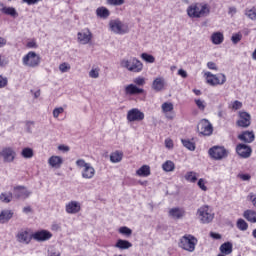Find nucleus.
Returning a JSON list of instances; mask_svg holds the SVG:
<instances>
[{
  "mask_svg": "<svg viewBox=\"0 0 256 256\" xmlns=\"http://www.w3.org/2000/svg\"><path fill=\"white\" fill-rule=\"evenodd\" d=\"M169 217H172V219H183L185 217V209L179 207L171 208L169 210Z\"/></svg>",
  "mask_w": 256,
  "mask_h": 256,
  "instance_id": "obj_21",
  "label": "nucleus"
},
{
  "mask_svg": "<svg viewBox=\"0 0 256 256\" xmlns=\"http://www.w3.org/2000/svg\"><path fill=\"white\" fill-rule=\"evenodd\" d=\"M195 104L200 111H205V108L207 107L205 100L195 99Z\"/></svg>",
  "mask_w": 256,
  "mask_h": 256,
  "instance_id": "obj_46",
  "label": "nucleus"
},
{
  "mask_svg": "<svg viewBox=\"0 0 256 256\" xmlns=\"http://www.w3.org/2000/svg\"><path fill=\"white\" fill-rule=\"evenodd\" d=\"M220 255H231L233 253V244L231 242H225L220 246Z\"/></svg>",
  "mask_w": 256,
  "mask_h": 256,
  "instance_id": "obj_26",
  "label": "nucleus"
},
{
  "mask_svg": "<svg viewBox=\"0 0 256 256\" xmlns=\"http://www.w3.org/2000/svg\"><path fill=\"white\" fill-rule=\"evenodd\" d=\"M13 217V211L11 210H3L0 213V223H6V221H9Z\"/></svg>",
  "mask_w": 256,
  "mask_h": 256,
  "instance_id": "obj_31",
  "label": "nucleus"
},
{
  "mask_svg": "<svg viewBox=\"0 0 256 256\" xmlns=\"http://www.w3.org/2000/svg\"><path fill=\"white\" fill-rule=\"evenodd\" d=\"M197 243L199 240L191 234H185L179 240V247L184 251H188V253H193L195 251V247H197Z\"/></svg>",
  "mask_w": 256,
  "mask_h": 256,
  "instance_id": "obj_3",
  "label": "nucleus"
},
{
  "mask_svg": "<svg viewBox=\"0 0 256 256\" xmlns=\"http://www.w3.org/2000/svg\"><path fill=\"white\" fill-rule=\"evenodd\" d=\"M0 155L5 163H13L15 157H17V152L11 147L3 148Z\"/></svg>",
  "mask_w": 256,
  "mask_h": 256,
  "instance_id": "obj_12",
  "label": "nucleus"
},
{
  "mask_svg": "<svg viewBox=\"0 0 256 256\" xmlns=\"http://www.w3.org/2000/svg\"><path fill=\"white\" fill-rule=\"evenodd\" d=\"M114 247H116V249H119L120 251H125L127 249H131V247H133V244L128 240L118 239Z\"/></svg>",
  "mask_w": 256,
  "mask_h": 256,
  "instance_id": "obj_24",
  "label": "nucleus"
},
{
  "mask_svg": "<svg viewBox=\"0 0 256 256\" xmlns=\"http://www.w3.org/2000/svg\"><path fill=\"white\" fill-rule=\"evenodd\" d=\"M107 5H112L113 7H120V5L125 4V0H106Z\"/></svg>",
  "mask_w": 256,
  "mask_h": 256,
  "instance_id": "obj_44",
  "label": "nucleus"
},
{
  "mask_svg": "<svg viewBox=\"0 0 256 256\" xmlns=\"http://www.w3.org/2000/svg\"><path fill=\"white\" fill-rule=\"evenodd\" d=\"M120 67L131 73H141L143 71V63L135 57L123 58L120 61Z\"/></svg>",
  "mask_w": 256,
  "mask_h": 256,
  "instance_id": "obj_2",
  "label": "nucleus"
},
{
  "mask_svg": "<svg viewBox=\"0 0 256 256\" xmlns=\"http://www.w3.org/2000/svg\"><path fill=\"white\" fill-rule=\"evenodd\" d=\"M161 109H162V113H165V115H167V113H171V111H173L174 109L173 103L164 102L161 106Z\"/></svg>",
  "mask_w": 256,
  "mask_h": 256,
  "instance_id": "obj_36",
  "label": "nucleus"
},
{
  "mask_svg": "<svg viewBox=\"0 0 256 256\" xmlns=\"http://www.w3.org/2000/svg\"><path fill=\"white\" fill-rule=\"evenodd\" d=\"M23 3H26L27 5H37V3L43 1V0H22Z\"/></svg>",
  "mask_w": 256,
  "mask_h": 256,
  "instance_id": "obj_56",
  "label": "nucleus"
},
{
  "mask_svg": "<svg viewBox=\"0 0 256 256\" xmlns=\"http://www.w3.org/2000/svg\"><path fill=\"white\" fill-rule=\"evenodd\" d=\"M182 145L188 149L189 151H195V143L191 142V140L182 139Z\"/></svg>",
  "mask_w": 256,
  "mask_h": 256,
  "instance_id": "obj_39",
  "label": "nucleus"
},
{
  "mask_svg": "<svg viewBox=\"0 0 256 256\" xmlns=\"http://www.w3.org/2000/svg\"><path fill=\"white\" fill-rule=\"evenodd\" d=\"M197 216L204 224L211 223L215 219V213L208 205H204L197 210Z\"/></svg>",
  "mask_w": 256,
  "mask_h": 256,
  "instance_id": "obj_6",
  "label": "nucleus"
},
{
  "mask_svg": "<svg viewBox=\"0 0 256 256\" xmlns=\"http://www.w3.org/2000/svg\"><path fill=\"white\" fill-rule=\"evenodd\" d=\"M143 119H145V113L141 112L138 108H133L127 113V121H129V123L143 121Z\"/></svg>",
  "mask_w": 256,
  "mask_h": 256,
  "instance_id": "obj_13",
  "label": "nucleus"
},
{
  "mask_svg": "<svg viewBox=\"0 0 256 256\" xmlns=\"http://www.w3.org/2000/svg\"><path fill=\"white\" fill-rule=\"evenodd\" d=\"M59 70L61 71V73H67L71 70V65L67 62H64L59 65Z\"/></svg>",
  "mask_w": 256,
  "mask_h": 256,
  "instance_id": "obj_45",
  "label": "nucleus"
},
{
  "mask_svg": "<svg viewBox=\"0 0 256 256\" xmlns=\"http://www.w3.org/2000/svg\"><path fill=\"white\" fill-rule=\"evenodd\" d=\"M26 47H28V49H37V42H35V40H31L27 42Z\"/></svg>",
  "mask_w": 256,
  "mask_h": 256,
  "instance_id": "obj_54",
  "label": "nucleus"
},
{
  "mask_svg": "<svg viewBox=\"0 0 256 256\" xmlns=\"http://www.w3.org/2000/svg\"><path fill=\"white\" fill-rule=\"evenodd\" d=\"M76 165L79 169H82L81 175L83 179H93L95 177V168L91 163H87L83 159H78Z\"/></svg>",
  "mask_w": 256,
  "mask_h": 256,
  "instance_id": "obj_5",
  "label": "nucleus"
},
{
  "mask_svg": "<svg viewBox=\"0 0 256 256\" xmlns=\"http://www.w3.org/2000/svg\"><path fill=\"white\" fill-rule=\"evenodd\" d=\"M241 107H243V103H241L239 100H235L232 103V109H234V111L241 109Z\"/></svg>",
  "mask_w": 256,
  "mask_h": 256,
  "instance_id": "obj_51",
  "label": "nucleus"
},
{
  "mask_svg": "<svg viewBox=\"0 0 256 256\" xmlns=\"http://www.w3.org/2000/svg\"><path fill=\"white\" fill-rule=\"evenodd\" d=\"M141 59H143V61H145L146 63H155V57L151 54L142 53Z\"/></svg>",
  "mask_w": 256,
  "mask_h": 256,
  "instance_id": "obj_43",
  "label": "nucleus"
},
{
  "mask_svg": "<svg viewBox=\"0 0 256 256\" xmlns=\"http://www.w3.org/2000/svg\"><path fill=\"white\" fill-rule=\"evenodd\" d=\"M197 177H199L197 172L189 171L185 174L184 179H186L189 183H197Z\"/></svg>",
  "mask_w": 256,
  "mask_h": 256,
  "instance_id": "obj_33",
  "label": "nucleus"
},
{
  "mask_svg": "<svg viewBox=\"0 0 256 256\" xmlns=\"http://www.w3.org/2000/svg\"><path fill=\"white\" fill-rule=\"evenodd\" d=\"M16 238L19 243H25L26 245H29V243H31V239H33V236H31L27 230H22L18 232Z\"/></svg>",
  "mask_w": 256,
  "mask_h": 256,
  "instance_id": "obj_19",
  "label": "nucleus"
},
{
  "mask_svg": "<svg viewBox=\"0 0 256 256\" xmlns=\"http://www.w3.org/2000/svg\"><path fill=\"white\" fill-rule=\"evenodd\" d=\"M173 146H174L173 140H171V138H167L165 140V147H166V149H173Z\"/></svg>",
  "mask_w": 256,
  "mask_h": 256,
  "instance_id": "obj_53",
  "label": "nucleus"
},
{
  "mask_svg": "<svg viewBox=\"0 0 256 256\" xmlns=\"http://www.w3.org/2000/svg\"><path fill=\"white\" fill-rule=\"evenodd\" d=\"M186 13L190 19H203L211 15V6L205 2H196L188 6Z\"/></svg>",
  "mask_w": 256,
  "mask_h": 256,
  "instance_id": "obj_1",
  "label": "nucleus"
},
{
  "mask_svg": "<svg viewBox=\"0 0 256 256\" xmlns=\"http://www.w3.org/2000/svg\"><path fill=\"white\" fill-rule=\"evenodd\" d=\"M1 11L2 13H5V15H11V17H15L17 15V10L13 7H3Z\"/></svg>",
  "mask_w": 256,
  "mask_h": 256,
  "instance_id": "obj_40",
  "label": "nucleus"
},
{
  "mask_svg": "<svg viewBox=\"0 0 256 256\" xmlns=\"http://www.w3.org/2000/svg\"><path fill=\"white\" fill-rule=\"evenodd\" d=\"M207 67H208V69H211L212 71H217V64H215L214 62H208Z\"/></svg>",
  "mask_w": 256,
  "mask_h": 256,
  "instance_id": "obj_57",
  "label": "nucleus"
},
{
  "mask_svg": "<svg viewBox=\"0 0 256 256\" xmlns=\"http://www.w3.org/2000/svg\"><path fill=\"white\" fill-rule=\"evenodd\" d=\"M21 155L24 159H31L33 157V149L26 147L22 150Z\"/></svg>",
  "mask_w": 256,
  "mask_h": 256,
  "instance_id": "obj_41",
  "label": "nucleus"
},
{
  "mask_svg": "<svg viewBox=\"0 0 256 256\" xmlns=\"http://www.w3.org/2000/svg\"><path fill=\"white\" fill-rule=\"evenodd\" d=\"M109 28L112 33H115L116 35H125L129 33V25L123 23L119 19L110 20Z\"/></svg>",
  "mask_w": 256,
  "mask_h": 256,
  "instance_id": "obj_9",
  "label": "nucleus"
},
{
  "mask_svg": "<svg viewBox=\"0 0 256 256\" xmlns=\"http://www.w3.org/2000/svg\"><path fill=\"white\" fill-rule=\"evenodd\" d=\"M31 195V192L25 188V186H16L13 190V196L16 199H27Z\"/></svg>",
  "mask_w": 256,
  "mask_h": 256,
  "instance_id": "obj_15",
  "label": "nucleus"
},
{
  "mask_svg": "<svg viewBox=\"0 0 256 256\" xmlns=\"http://www.w3.org/2000/svg\"><path fill=\"white\" fill-rule=\"evenodd\" d=\"M143 91H144L143 88H139L135 84H129L125 87L126 95H141Z\"/></svg>",
  "mask_w": 256,
  "mask_h": 256,
  "instance_id": "obj_22",
  "label": "nucleus"
},
{
  "mask_svg": "<svg viewBox=\"0 0 256 256\" xmlns=\"http://www.w3.org/2000/svg\"><path fill=\"white\" fill-rule=\"evenodd\" d=\"M240 177L242 181H249L251 179V176L248 174H242Z\"/></svg>",
  "mask_w": 256,
  "mask_h": 256,
  "instance_id": "obj_64",
  "label": "nucleus"
},
{
  "mask_svg": "<svg viewBox=\"0 0 256 256\" xmlns=\"http://www.w3.org/2000/svg\"><path fill=\"white\" fill-rule=\"evenodd\" d=\"M238 139L244 143H253L255 141V134L253 131H244L238 136Z\"/></svg>",
  "mask_w": 256,
  "mask_h": 256,
  "instance_id": "obj_20",
  "label": "nucleus"
},
{
  "mask_svg": "<svg viewBox=\"0 0 256 256\" xmlns=\"http://www.w3.org/2000/svg\"><path fill=\"white\" fill-rule=\"evenodd\" d=\"M96 15L97 17H100V19H107L109 18V15H111V12L106 7H98L96 9Z\"/></svg>",
  "mask_w": 256,
  "mask_h": 256,
  "instance_id": "obj_29",
  "label": "nucleus"
},
{
  "mask_svg": "<svg viewBox=\"0 0 256 256\" xmlns=\"http://www.w3.org/2000/svg\"><path fill=\"white\" fill-rule=\"evenodd\" d=\"M178 75H180V77H182L183 79H187V71L183 69L178 70Z\"/></svg>",
  "mask_w": 256,
  "mask_h": 256,
  "instance_id": "obj_58",
  "label": "nucleus"
},
{
  "mask_svg": "<svg viewBox=\"0 0 256 256\" xmlns=\"http://www.w3.org/2000/svg\"><path fill=\"white\" fill-rule=\"evenodd\" d=\"M225 37L223 36V33L221 32H214L211 35V41L213 43V45H221V43H223Z\"/></svg>",
  "mask_w": 256,
  "mask_h": 256,
  "instance_id": "obj_28",
  "label": "nucleus"
},
{
  "mask_svg": "<svg viewBox=\"0 0 256 256\" xmlns=\"http://www.w3.org/2000/svg\"><path fill=\"white\" fill-rule=\"evenodd\" d=\"M22 64L24 65V67L36 69V67H39V65H41V56L33 51H30L22 57Z\"/></svg>",
  "mask_w": 256,
  "mask_h": 256,
  "instance_id": "obj_4",
  "label": "nucleus"
},
{
  "mask_svg": "<svg viewBox=\"0 0 256 256\" xmlns=\"http://www.w3.org/2000/svg\"><path fill=\"white\" fill-rule=\"evenodd\" d=\"M241 39H243V35L241 33H235L231 37V41L234 45H237Z\"/></svg>",
  "mask_w": 256,
  "mask_h": 256,
  "instance_id": "obj_47",
  "label": "nucleus"
},
{
  "mask_svg": "<svg viewBox=\"0 0 256 256\" xmlns=\"http://www.w3.org/2000/svg\"><path fill=\"white\" fill-rule=\"evenodd\" d=\"M65 211L68 215H77L81 211V203L78 201H70L65 206Z\"/></svg>",
  "mask_w": 256,
  "mask_h": 256,
  "instance_id": "obj_16",
  "label": "nucleus"
},
{
  "mask_svg": "<svg viewBox=\"0 0 256 256\" xmlns=\"http://www.w3.org/2000/svg\"><path fill=\"white\" fill-rule=\"evenodd\" d=\"M152 89L157 92L163 91V89H165V78H155L154 81L152 82Z\"/></svg>",
  "mask_w": 256,
  "mask_h": 256,
  "instance_id": "obj_23",
  "label": "nucleus"
},
{
  "mask_svg": "<svg viewBox=\"0 0 256 256\" xmlns=\"http://www.w3.org/2000/svg\"><path fill=\"white\" fill-rule=\"evenodd\" d=\"M59 151H64V153H67L69 151V146L66 145H60L58 146Z\"/></svg>",
  "mask_w": 256,
  "mask_h": 256,
  "instance_id": "obj_63",
  "label": "nucleus"
},
{
  "mask_svg": "<svg viewBox=\"0 0 256 256\" xmlns=\"http://www.w3.org/2000/svg\"><path fill=\"white\" fill-rule=\"evenodd\" d=\"M53 237V234L47 230H40L32 234V239L35 241H49Z\"/></svg>",
  "mask_w": 256,
  "mask_h": 256,
  "instance_id": "obj_17",
  "label": "nucleus"
},
{
  "mask_svg": "<svg viewBox=\"0 0 256 256\" xmlns=\"http://www.w3.org/2000/svg\"><path fill=\"white\" fill-rule=\"evenodd\" d=\"M245 15L248 19H251V21H256V8L246 9Z\"/></svg>",
  "mask_w": 256,
  "mask_h": 256,
  "instance_id": "obj_38",
  "label": "nucleus"
},
{
  "mask_svg": "<svg viewBox=\"0 0 256 256\" xmlns=\"http://www.w3.org/2000/svg\"><path fill=\"white\" fill-rule=\"evenodd\" d=\"M7 60L5 59V56H2L0 54V67H5V65H7Z\"/></svg>",
  "mask_w": 256,
  "mask_h": 256,
  "instance_id": "obj_59",
  "label": "nucleus"
},
{
  "mask_svg": "<svg viewBox=\"0 0 256 256\" xmlns=\"http://www.w3.org/2000/svg\"><path fill=\"white\" fill-rule=\"evenodd\" d=\"M236 225L240 231H247V229H249V224H247L242 218L237 220Z\"/></svg>",
  "mask_w": 256,
  "mask_h": 256,
  "instance_id": "obj_37",
  "label": "nucleus"
},
{
  "mask_svg": "<svg viewBox=\"0 0 256 256\" xmlns=\"http://www.w3.org/2000/svg\"><path fill=\"white\" fill-rule=\"evenodd\" d=\"M111 163H121L123 161V152L115 151L110 155Z\"/></svg>",
  "mask_w": 256,
  "mask_h": 256,
  "instance_id": "obj_32",
  "label": "nucleus"
},
{
  "mask_svg": "<svg viewBox=\"0 0 256 256\" xmlns=\"http://www.w3.org/2000/svg\"><path fill=\"white\" fill-rule=\"evenodd\" d=\"M248 199H249V201H251V203L253 205L255 203V201H256V195L254 193H250L248 195Z\"/></svg>",
  "mask_w": 256,
  "mask_h": 256,
  "instance_id": "obj_60",
  "label": "nucleus"
},
{
  "mask_svg": "<svg viewBox=\"0 0 256 256\" xmlns=\"http://www.w3.org/2000/svg\"><path fill=\"white\" fill-rule=\"evenodd\" d=\"M77 39L80 45H89L93 39V33H91V30L88 28L83 29L82 31L78 32Z\"/></svg>",
  "mask_w": 256,
  "mask_h": 256,
  "instance_id": "obj_11",
  "label": "nucleus"
},
{
  "mask_svg": "<svg viewBox=\"0 0 256 256\" xmlns=\"http://www.w3.org/2000/svg\"><path fill=\"white\" fill-rule=\"evenodd\" d=\"M208 154L214 161H221L229 156V151L225 149V146L216 145L208 150Z\"/></svg>",
  "mask_w": 256,
  "mask_h": 256,
  "instance_id": "obj_7",
  "label": "nucleus"
},
{
  "mask_svg": "<svg viewBox=\"0 0 256 256\" xmlns=\"http://www.w3.org/2000/svg\"><path fill=\"white\" fill-rule=\"evenodd\" d=\"M244 219L249 223H256V211L253 209H248L243 213Z\"/></svg>",
  "mask_w": 256,
  "mask_h": 256,
  "instance_id": "obj_27",
  "label": "nucleus"
},
{
  "mask_svg": "<svg viewBox=\"0 0 256 256\" xmlns=\"http://www.w3.org/2000/svg\"><path fill=\"white\" fill-rule=\"evenodd\" d=\"M99 68H92L89 72L91 79H99Z\"/></svg>",
  "mask_w": 256,
  "mask_h": 256,
  "instance_id": "obj_48",
  "label": "nucleus"
},
{
  "mask_svg": "<svg viewBox=\"0 0 256 256\" xmlns=\"http://www.w3.org/2000/svg\"><path fill=\"white\" fill-rule=\"evenodd\" d=\"M210 237H212V239H221V234L219 233H215V232H211L210 233Z\"/></svg>",
  "mask_w": 256,
  "mask_h": 256,
  "instance_id": "obj_62",
  "label": "nucleus"
},
{
  "mask_svg": "<svg viewBox=\"0 0 256 256\" xmlns=\"http://www.w3.org/2000/svg\"><path fill=\"white\" fill-rule=\"evenodd\" d=\"M197 129L201 135H205L207 137H209V135H213V125L207 119H202L198 123Z\"/></svg>",
  "mask_w": 256,
  "mask_h": 256,
  "instance_id": "obj_10",
  "label": "nucleus"
},
{
  "mask_svg": "<svg viewBox=\"0 0 256 256\" xmlns=\"http://www.w3.org/2000/svg\"><path fill=\"white\" fill-rule=\"evenodd\" d=\"M64 111H65V109H63V107L55 108L53 110V118L57 119L61 115V113H63Z\"/></svg>",
  "mask_w": 256,
  "mask_h": 256,
  "instance_id": "obj_49",
  "label": "nucleus"
},
{
  "mask_svg": "<svg viewBox=\"0 0 256 256\" xmlns=\"http://www.w3.org/2000/svg\"><path fill=\"white\" fill-rule=\"evenodd\" d=\"M198 187L202 190V191H207V186H205V179L200 178L198 180Z\"/></svg>",
  "mask_w": 256,
  "mask_h": 256,
  "instance_id": "obj_52",
  "label": "nucleus"
},
{
  "mask_svg": "<svg viewBox=\"0 0 256 256\" xmlns=\"http://www.w3.org/2000/svg\"><path fill=\"white\" fill-rule=\"evenodd\" d=\"M235 13H237V8L235 7H230L229 11H228V15H231V17H233V15H235Z\"/></svg>",
  "mask_w": 256,
  "mask_h": 256,
  "instance_id": "obj_61",
  "label": "nucleus"
},
{
  "mask_svg": "<svg viewBox=\"0 0 256 256\" xmlns=\"http://www.w3.org/2000/svg\"><path fill=\"white\" fill-rule=\"evenodd\" d=\"M48 165L54 169H59L63 165V158L61 156H51L48 160Z\"/></svg>",
  "mask_w": 256,
  "mask_h": 256,
  "instance_id": "obj_25",
  "label": "nucleus"
},
{
  "mask_svg": "<svg viewBox=\"0 0 256 256\" xmlns=\"http://www.w3.org/2000/svg\"><path fill=\"white\" fill-rule=\"evenodd\" d=\"M162 169L166 173H171V171H175V163L171 160H167L165 163L162 164Z\"/></svg>",
  "mask_w": 256,
  "mask_h": 256,
  "instance_id": "obj_34",
  "label": "nucleus"
},
{
  "mask_svg": "<svg viewBox=\"0 0 256 256\" xmlns=\"http://www.w3.org/2000/svg\"><path fill=\"white\" fill-rule=\"evenodd\" d=\"M204 76L206 77V82L208 85L215 87L217 85H225L227 81V76L223 73L213 74L211 72H205Z\"/></svg>",
  "mask_w": 256,
  "mask_h": 256,
  "instance_id": "obj_8",
  "label": "nucleus"
},
{
  "mask_svg": "<svg viewBox=\"0 0 256 256\" xmlns=\"http://www.w3.org/2000/svg\"><path fill=\"white\" fill-rule=\"evenodd\" d=\"M133 82L135 83V85H138V87H143V85H145V78L137 77L133 80Z\"/></svg>",
  "mask_w": 256,
  "mask_h": 256,
  "instance_id": "obj_50",
  "label": "nucleus"
},
{
  "mask_svg": "<svg viewBox=\"0 0 256 256\" xmlns=\"http://www.w3.org/2000/svg\"><path fill=\"white\" fill-rule=\"evenodd\" d=\"M119 233L121 235H125L126 237H131V235L133 234V230H131L129 227L122 226L119 228Z\"/></svg>",
  "mask_w": 256,
  "mask_h": 256,
  "instance_id": "obj_42",
  "label": "nucleus"
},
{
  "mask_svg": "<svg viewBox=\"0 0 256 256\" xmlns=\"http://www.w3.org/2000/svg\"><path fill=\"white\" fill-rule=\"evenodd\" d=\"M7 86V78L0 76V89Z\"/></svg>",
  "mask_w": 256,
  "mask_h": 256,
  "instance_id": "obj_55",
  "label": "nucleus"
},
{
  "mask_svg": "<svg viewBox=\"0 0 256 256\" xmlns=\"http://www.w3.org/2000/svg\"><path fill=\"white\" fill-rule=\"evenodd\" d=\"M12 200H13V193L4 192L0 194V201H2V203H11Z\"/></svg>",
  "mask_w": 256,
  "mask_h": 256,
  "instance_id": "obj_35",
  "label": "nucleus"
},
{
  "mask_svg": "<svg viewBox=\"0 0 256 256\" xmlns=\"http://www.w3.org/2000/svg\"><path fill=\"white\" fill-rule=\"evenodd\" d=\"M236 153L239 157H242V159H249L253 150L247 144H238L236 146Z\"/></svg>",
  "mask_w": 256,
  "mask_h": 256,
  "instance_id": "obj_14",
  "label": "nucleus"
},
{
  "mask_svg": "<svg viewBox=\"0 0 256 256\" xmlns=\"http://www.w3.org/2000/svg\"><path fill=\"white\" fill-rule=\"evenodd\" d=\"M136 175H138V177H149V175H151V167H149V165H143L136 171Z\"/></svg>",
  "mask_w": 256,
  "mask_h": 256,
  "instance_id": "obj_30",
  "label": "nucleus"
},
{
  "mask_svg": "<svg viewBox=\"0 0 256 256\" xmlns=\"http://www.w3.org/2000/svg\"><path fill=\"white\" fill-rule=\"evenodd\" d=\"M237 125L238 127H249V125H251V115L247 112H240Z\"/></svg>",
  "mask_w": 256,
  "mask_h": 256,
  "instance_id": "obj_18",
  "label": "nucleus"
}]
</instances>
